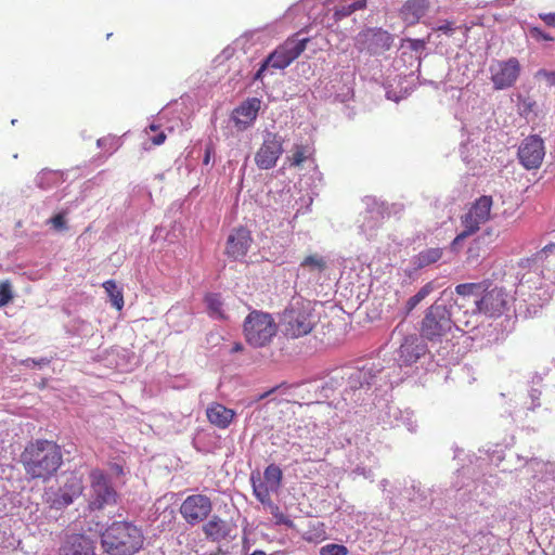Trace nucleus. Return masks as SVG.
I'll return each instance as SVG.
<instances>
[{
  "mask_svg": "<svg viewBox=\"0 0 555 555\" xmlns=\"http://www.w3.org/2000/svg\"><path fill=\"white\" fill-rule=\"evenodd\" d=\"M481 237L474 240L466 250V259L469 262H476L481 256Z\"/></svg>",
  "mask_w": 555,
  "mask_h": 555,
  "instance_id": "nucleus-36",
  "label": "nucleus"
},
{
  "mask_svg": "<svg viewBox=\"0 0 555 555\" xmlns=\"http://www.w3.org/2000/svg\"><path fill=\"white\" fill-rule=\"evenodd\" d=\"M442 255H443L442 248L429 247V248H426V249L420 251L414 257L413 263L417 269H422V268H425V267H428L430 264L438 262L442 258Z\"/></svg>",
  "mask_w": 555,
  "mask_h": 555,
  "instance_id": "nucleus-24",
  "label": "nucleus"
},
{
  "mask_svg": "<svg viewBox=\"0 0 555 555\" xmlns=\"http://www.w3.org/2000/svg\"><path fill=\"white\" fill-rule=\"evenodd\" d=\"M41 362H44V359H41V361H37V364H41Z\"/></svg>",
  "mask_w": 555,
  "mask_h": 555,
  "instance_id": "nucleus-59",
  "label": "nucleus"
},
{
  "mask_svg": "<svg viewBox=\"0 0 555 555\" xmlns=\"http://www.w3.org/2000/svg\"><path fill=\"white\" fill-rule=\"evenodd\" d=\"M205 301L207 304L209 313L211 317L223 319L224 314L222 311V301L220 299V296L218 294H208L205 298Z\"/></svg>",
  "mask_w": 555,
  "mask_h": 555,
  "instance_id": "nucleus-33",
  "label": "nucleus"
},
{
  "mask_svg": "<svg viewBox=\"0 0 555 555\" xmlns=\"http://www.w3.org/2000/svg\"><path fill=\"white\" fill-rule=\"evenodd\" d=\"M302 539L309 543H320L326 539L324 522L319 520L310 521L308 529L302 533Z\"/></svg>",
  "mask_w": 555,
  "mask_h": 555,
  "instance_id": "nucleus-26",
  "label": "nucleus"
},
{
  "mask_svg": "<svg viewBox=\"0 0 555 555\" xmlns=\"http://www.w3.org/2000/svg\"><path fill=\"white\" fill-rule=\"evenodd\" d=\"M491 233H492V231H491V230H486V231L483 232V235H491Z\"/></svg>",
  "mask_w": 555,
  "mask_h": 555,
  "instance_id": "nucleus-56",
  "label": "nucleus"
},
{
  "mask_svg": "<svg viewBox=\"0 0 555 555\" xmlns=\"http://www.w3.org/2000/svg\"><path fill=\"white\" fill-rule=\"evenodd\" d=\"M249 555H266V553L263 551L257 550Z\"/></svg>",
  "mask_w": 555,
  "mask_h": 555,
  "instance_id": "nucleus-53",
  "label": "nucleus"
},
{
  "mask_svg": "<svg viewBox=\"0 0 555 555\" xmlns=\"http://www.w3.org/2000/svg\"><path fill=\"white\" fill-rule=\"evenodd\" d=\"M300 266L309 271L322 272L326 269V261L322 256L309 255L301 261Z\"/></svg>",
  "mask_w": 555,
  "mask_h": 555,
  "instance_id": "nucleus-34",
  "label": "nucleus"
},
{
  "mask_svg": "<svg viewBox=\"0 0 555 555\" xmlns=\"http://www.w3.org/2000/svg\"><path fill=\"white\" fill-rule=\"evenodd\" d=\"M313 155V150L309 145L295 144L293 153L287 157V163L291 167H300L302 163L310 159Z\"/></svg>",
  "mask_w": 555,
  "mask_h": 555,
  "instance_id": "nucleus-27",
  "label": "nucleus"
},
{
  "mask_svg": "<svg viewBox=\"0 0 555 555\" xmlns=\"http://www.w3.org/2000/svg\"><path fill=\"white\" fill-rule=\"evenodd\" d=\"M348 548L343 544L330 543L320 548V555H348Z\"/></svg>",
  "mask_w": 555,
  "mask_h": 555,
  "instance_id": "nucleus-37",
  "label": "nucleus"
},
{
  "mask_svg": "<svg viewBox=\"0 0 555 555\" xmlns=\"http://www.w3.org/2000/svg\"><path fill=\"white\" fill-rule=\"evenodd\" d=\"M427 352V346L416 336H408L399 348V360L411 365Z\"/></svg>",
  "mask_w": 555,
  "mask_h": 555,
  "instance_id": "nucleus-19",
  "label": "nucleus"
},
{
  "mask_svg": "<svg viewBox=\"0 0 555 555\" xmlns=\"http://www.w3.org/2000/svg\"><path fill=\"white\" fill-rule=\"evenodd\" d=\"M545 155L543 140L539 135L527 137L518 147V158L526 169H537Z\"/></svg>",
  "mask_w": 555,
  "mask_h": 555,
  "instance_id": "nucleus-15",
  "label": "nucleus"
},
{
  "mask_svg": "<svg viewBox=\"0 0 555 555\" xmlns=\"http://www.w3.org/2000/svg\"><path fill=\"white\" fill-rule=\"evenodd\" d=\"M487 281L478 283H463L455 286V293L460 296H470L481 294Z\"/></svg>",
  "mask_w": 555,
  "mask_h": 555,
  "instance_id": "nucleus-32",
  "label": "nucleus"
},
{
  "mask_svg": "<svg viewBox=\"0 0 555 555\" xmlns=\"http://www.w3.org/2000/svg\"><path fill=\"white\" fill-rule=\"evenodd\" d=\"M83 492L82 477L70 473L62 486L56 490L50 488L46 491V503L54 509H62L70 505Z\"/></svg>",
  "mask_w": 555,
  "mask_h": 555,
  "instance_id": "nucleus-8",
  "label": "nucleus"
},
{
  "mask_svg": "<svg viewBox=\"0 0 555 555\" xmlns=\"http://www.w3.org/2000/svg\"><path fill=\"white\" fill-rule=\"evenodd\" d=\"M151 140L154 145H160L165 142L166 134L164 132H159L158 134L153 137Z\"/></svg>",
  "mask_w": 555,
  "mask_h": 555,
  "instance_id": "nucleus-48",
  "label": "nucleus"
},
{
  "mask_svg": "<svg viewBox=\"0 0 555 555\" xmlns=\"http://www.w3.org/2000/svg\"><path fill=\"white\" fill-rule=\"evenodd\" d=\"M59 555H94L93 541L85 534H69L61 545Z\"/></svg>",
  "mask_w": 555,
  "mask_h": 555,
  "instance_id": "nucleus-17",
  "label": "nucleus"
},
{
  "mask_svg": "<svg viewBox=\"0 0 555 555\" xmlns=\"http://www.w3.org/2000/svg\"><path fill=\"white\" fill-rule=\"evenodd\" d=\"M278 333L273 317L260 310L250 311L243 323V334L246 343L254 348L268 346Z\"/></svg>",
  "mask_w": 555,
  "mask_h": 555,
  "instance_id": "nucleus-3",
  "label": "nucleus"
},
{
  "mask_svg": "<svg viewBox=\"0 0 555 555\" xmlns=\"http://www.w3.org/2000/svg\"><path fill=\"white\" fill-rule=\"evenodd\" d=\"M243 348H244V347H243V345H242L241 343H236V344H234V345H233V347H232V350H231V351H232V352H238V351H242V350H243Z\"/></svg>",
  "mask_w": 555,
  "mask_h": 555,
  "instance_id": "nucleus-51",
  "label": "nucleus"
},
{
  "mask_svg": "<svg viewBox=\"0 0 555 555\" xmlns=\"http://www.w3.org/2000/svg\"><path fill=\"white\" fill-rule=\"evenodd\" d=\"M144 542L142 530L129 521H114L101 534V545L109 555H133Z\"/></svg>",
  "mask_w": 555,
  "mask_h": 555,
  "instance_id": "nucleus-2",
  "label": "nucleus"
},
{
  "mask_svg": "<svg viewBox=\"0 0 555 555\" xmlns=\"http://www.w3.org/2000/svg\"><path fill=\"white\" fill-rule=\"evenodd\" d=\"M309 38L298 39L297 36L287 38L267 56V64L274 69L289 66L306 50Z\"/></svg>",
  "mask_w": 555,
  "mask_h": 555,
  "instance_id": "nucleus-9",
  "label": "nucleus"
},
{
  "mask_svg": "<svg viewBox=\"0 0 555 555\" xmlns=\"http://www.w3.org/2000/svg\"><path fill=\"white\" fill-rule=\"evenodd\" d=\"M285 335L291 338H299L308 335L314 327L313 315L304 307H292L283 314Z\"/></svg>",
  "mask_w": 555,
  "mask_h": 555,
  "instance_id": "nucleus-10",
  "label": "nucleus"
},
{
  "mask_svg": "<svg viewBox=\"0 0 555 555\" xmlns=\"http://www.w3.org/2000/svg\"><path fill=\"white\" fill-rule=\"evenodd\" d=\"M260 108V101L256 98L248 99L232 113V119L238 129H246L256 119Z\"/></svg>",
  "mask_w": 555,
  "mask_h": 555,
  "instance_id": "nucleus-20",
  "label": "nucleus"
},
{
  "mask_svg": "<svg viewBox=\"0 0 555 555\" xmlns=\"http://www.w3.org/2000/svg\"><path fill=\"white\" fill-rule=\"evenodd\" d=\"M284 140L278 133L268 132L260 147L255 154V163L258 168L268 170L275 167L284 152Z\"/></svg>",
  "mask_w": 555,
  "mask_h": 555,
  "instance_id": "nucleus-14",
  "label": "nucleus"
},
{
  "mask_svg": "<svg viewBox=\"0 0 555 555\" xmlns=\"http://www.w3.org/2000/svg\"><path fill=\"white\" fill-rule=\"evenodd\" d=\"M21 463L26 476L47 482L63 465L61 446L48 439L29 441L21 453Z\"/></svg>",
  "mask_w": 555,
  "mask_h": 555,
  "instance_id": "nucleus-1",
  "label": "nucleus"
},
{
  "mask_svg": "<svg viewBox=\"0 0 555 555\" xmlns=\"http://www.w3.org/2000/svg\"><path fill=\"white\" fill-rule=\"evenodd\" d=\"M116 472H117L118 474H121V473H122V467H121V466H119V465H116Z\"/></svg>",
  "mask_w": 555,
  "mask_h": 555,
  "instance_id": "nucleus-54",
  "label": "nucleus"
},
{
  "mask_svg": "<svg viewBox=\"0 0 555 555\" xmlns=\"http://www.w3.org/2000/svg\"><path fill=\"white\" fill-rule=\"evenodd\" d=\"M268 67H271L270 64H267V59L263 61V63L261 64V66L259 67V69L257 70V73L255 74L254 76V79L255 80H260L262 79L263 77V73L264 70L268 68Z\"/></svg>",
  "mask_w": 555,
  "mask_h": 555,
  "instance_id": "nucleus-47",
  "label": "nucleus"
},
{
  "mask_svg": "<svg viewBox=\"0 0 555 555\" xmlns=\"http://www.w3.org/2000/svg\"><path fill=\"white\" fill-rule=\"evenodd\" d=\"M251 242L253 237L248 229L240 227L233 230L227 240V256L234 260L244 258L248 253Z\"/></svg>",
  "mask_w": 555,
  "mask_h": 555,
  "instance_id": "nucleus-16",
  "label": "nucleus"
},
{
  "mask_svg": "<svg viewBox=\"0 0 555 555\" xmlns=\"http://www.w3.org/2000/svg\"><path fill=\"white\" fill-rule=\"evenodd\" d=\"M372 378L371 370L362 367L353 370L349 377V385L352 389L362 388L364 385H370Z\"/></svg>",
  "mask_w": 555,
  "mask_h": 555,
  "instance_id": "nucleus-30",
  "label": "nucleus"
},
{
  "mask_svg": "<svg viewBox=\"0 0 555 555\" xmlns=\"http://www.w3.org/2000/svg\"><path fill=\"white\" fill-rule=\"evenodd\" d=\"M418 304L416 302V300L414 299V297L412 296L411 298H409V300L406 301V313H410Z\"/></svg>",
  "mask_w": 555,
  "mask_h": 555,
  "instance_id": "nucleus-50",
  "label": "nucleus"
},
{
  "mask_svg": "<svg viewBox=\"0 0 555 555\" xmlns=\"http://www.w3.org/2000/svg\"><path fill=\"white\" fill-rule=\"evenodd\" d=\"M253 490L255 496L263 504V505H270V503H273L270 496V493L273 492L270 486L259 482V483H253Z\"/></svg>",
  "mask_w": 555,
  "mask_h": 555,
  "instance_id": "nucleus-35",
  "label": "nucleus"
},
{
  "mask_svg": "<svg viewBox=\"0 0 555 555\" xmlns=\"http://www.w3.org/2000/svg\"><path fill=\"white\" fill-rule=\"evenodd\" d=\"M275 389H276V388H272V389H270L269 391H267V392H264V393L260 395V396H259V400L264 399V398H266V397H268L269 395L273 393V392L275 391Z\"/></svg>",
  "mask_w": 555,
  "mask_h": 555,
  "instance_id": "nucleus-52",
  "label": "nucleus"
},
{
  "mask_svg": "<svg viewBox=\"0 0 555 555\" xmlns=\"http://www.w3.org/2000/svg\"><path fill=\"white\" fill-rule=\"evenodd\" d=\"M89 482L88 508L91 512L102 511L106 506L117 503L118 494L111 485L108 476L102 469H91L89 473Z\"/></svg>",
  "mask_w": 555,
  "mask_h": 555,
  "instance_id": "nucleus-4",
  "label": "nucleus"
},
{
  "mask_svg": "<svg viewBox=\"0 0 555 555\" xmlns=\"http://www.w3.org/2000/svg\"><path fill=\"white\" fill-rule=\"evenodd\" d=\"M538 76H543L548 85L555 86V72H547L545 69H541L538 72Z\"/></svg>",
  "mask_w": 555,
  "mask_h": 555,
  "instance_id": "nucleus-44",
  "label": "nucleus"
},
{
  "mask_svg": "<svg viewBox=\"0 0 555 555\" xmlns=\"http://www.w3.org/2000/svg\"><path fill=\"white\" fill-rule=\"evenodd\" d=\"M356 40L359 51H367L374 55L389 50L393 42L391 34L378 27L366 28L360 31Z\"/></svg>",
  "mask_w": 555,
  "mask_h": 555,
  "instance_id": "nucleus-12",
  "label": "nucleus"
},
{
  "mask_svg": "<svg viewBox=\"0 0 555 555\" xmlns=\"http://www.w3.org/2000/svg\"><path fill=\"white\" fill-rule=\"evenodd\" d=\"M235 415L234 410L218 402L210 403L206 409L208 422L220 429L228 428L232 424Z\"/></svg>",
  "mask_w": 555,
  "mask_h": 555,
  "instance_id": "nucleus-21",
  "label": "nucleus"
},
{
  "mask_svg": "<svg viewBox=\"0 0 555 555\" xmlns=\"http://www.w3.org/2000/svg\"><path fill=\"white\" fill-rule=\"evenodd\" d=\"M435 286L433 282L426 283L421 289L413 296L417 304L424 300L431 292H434Z\"/></svg>",
  "mask_w": 555,
  "mask_h": 555,
  "instance_id": "nucleus-42",
  "label": "nucleus"
},
{
  "mask_svg": "<svg viewBox=\"0 0 555 555\" xmlns=\"http://www.w3.org/2000/svg\"><path fill=\"white\" fill-rule=\"evenodd\" d=\"M268 508L273 517L275 526H285L286 528L295 529V522L293 519L287 514L283 513L275 503H270Z\"/></svg>",
  "mask_w": 555,
  "mask_h": 555,
  "instance_id": "nucleus-31",
  "label": "nucleus"
},
{
  "mask_svg": "<svg viewBox=\"0 0 555 555\" xmlns=\"http://www.w3.org/2000/svg\"><path fill=\"white\" fill-rule=\"evenodd\" d=\"M48 223H50L55 230L63 231L67 229L65 214L59 212L54 215L52 218L48 220Z\"/></svg>",
  "mask_w": 555,
  "mask_h": 555,
  "instance_id": "nucleus-41",
  "label": "nucleus"
},
{
  "mask_svg": "<svg viewBox=\"0 0 555 555\" xmlns=\"http://www.w3.org/2000/svg\"><path fill=\"white\" fill-rule=\"evenodd\" d=\"M13 299L10 281L0 282V308L8 305Z\"/></svg>",
  "mask_w": 555,
  "mask_h": 555,
  "instance_id": "nucleus-38",
  "label": "nucleus"
},
{
  "mask_svg": "<svg viewBox=\"0 0 555 555\" xmlns=\"http://www.w3.org/2000/svg\"><path fill=\"white\" fill-rule=\"evenodd\" d=\"M521 73L518 59L512 56L504 61H495L490 66L491 81L495 90H504L513 87Z\"/></svg>",
  "mask_w": 555,
  "mask_h": 555,
  "instance_id": "nucleus-11",
  "label": "nucleus"
},
{
  "mask_svg": "<svg viewBox=\"0 0 555 555\" xmlns=\"http://www.w3.org/2000/svg\"><path fill=\"white\" fill-rule=\"evenodd\" d=\"M150 128H151V130H153V131H156V130L158 129V127H157V126H155V125H151V126H150Z\"/></svg>",
  "mask_w": 555,
  "mask_h": 555,
  "instance_id": "nucleus-55",
  "label": "nucleus"
},
{
  "mask_svg": "<svg viewBox=\"0 0 555 555\" xmlns=\"http://www.w3.org/2000/svg\"><path fill=\"white\" fill-rule=\"evenodd\" d=\"M436 30L442 31L447 35H452L454 31L453 23L446 21L442 25L438 26Z\"/></svg>",
  "mask_w": 555,
  "mask_h": 555,
  "instance_id": "nucleus-45",
  "label": "nucleus"
},
{
  "mask_svg": "<svg viewBox=\"0 0 555 555\" xmlns=\"http://www.w3.org/2000/svg\"><path fill=\"white\" fill-rule=\"evenodd\" d=\"M103 288L108 295L113 307L120 311L124 307V294L114 280H107L103 283Z\"/></svg>",
  "mask_w": 555,
  "mask_h": 555,
  "instance_id": "nucleus-28",
  "label": "nucleus"
},
{
  "mask_svg": "<svg viewBox=\"0 0 555 555\" xmlns=\"http://www.w3.org/2000/svg\"><path fill=\"white\" fill-rule=\"evenodd\" d=\"M214 154V147L212 145H208L206 146V150H205V156H204V159H203V163L205 165H208L209 162H210V158H211V155Z\"/></svg>",
  "mask_w": 555,
  "mask_h": 555,
  "instance_id": "nucleus-49",
  "label": "nucleus"
},
{
  "mask_svg": "<svg viewBox=\"0 0 555 555\" xmlns=\"http://www.w3.org/2000/svg\"><path fill=\"white\" fill-rule=\"evenodd\" d=\"M529 34L531 38H533L537 41H553L554 37L550 34L545 33L542 28L533 26L530 27Z\"/></svg>",
  "mask_w": 555,
  "mask_h": 555,
  "instance_id": "nucleus-40",
  "label": "nucleus"
},
{
  "mask_svg": "<svg viewBox=\"0 0 555 555\" xmlns=\"http://www.w3.org/2000/svg\"><path fill=\"white\" fill-rule=\"evenodd\" d=\"M41 362H44V359H41V361H37V364H41Z\"/></svg>",
  "mask_w": 555,
  "mask_h": 555,
  "instance_id": "nucleus-57",
  "label": "nucleus"
},
{
  "mask_svg": "<svg viewBox=\"0 0 555 555\" xmlns=\"http://www.w3.org/2000/svg\"><path fill=\"white\" fill-rule=\"evenodd\" d=\"M212 511V502L205 494H191L180 506V514L186 524L198 525L206 520Z\"/></svg>",
  "mask_w": 555,
  "mask_h": 555,
  "instance_id": "nucleus-13",
  "label": "nucleus"
},
{
  "mask_svg": "<svg viewBox=\"0 0 555 555\" xmlns=\"http://www.w3.org/2000/svg\"><path fill=\"white\" fill-rule=\"evenodd\" d=\"M541 20L548 26H555V13L540 14Z\"/></svg>",
  "mask_w": 555,
  "mask_h": 555,
  "instance_id": "nucleus-46",
  "label": "nucleus"
},
{
  "mask_svg": "<svg viewBox=\"0 0 555 555\" xmlns=\"http://www.w3.org/2000/svg\"><path fill=\"white\" fill-rule=\"evenodd\" d=\"M410 47L412 50L417 51L424 49L426 46V40L424 39H408Z\"/></svg>",
  "mask_w": 555,
  "mask_h": 555,
  "instance_id": "nucleus-43",
  "label": "nucleus"
},
{
  "mask_svg": "<svg viewBox=\"0 0 555 555\" xmlns=\"http://www.w3.org/2000/svg\"><path fill=\"white\" fill-rule=\"evenodd\" d=\"M41 362H44V359H41V361H37V364H41Z\"/></svg>",
  "mask_w": 555,
  "mask_h": 555,
  "instance_id": "nucleus-58",
  "label": "nucleus"
},
{
  "mask_svg": "<svg viewBox=\"0 0 555 555\" xmlns=\"http://www.w3.org/2000/svg\"><path fill=\"white\" fill-rule=\"evenodd\" d=\"M493 205L492 197L489 195H482L477 198L467 212L462 216L461 222L464 228L463 232L460 233L453 241V244L459 243L465 237L476 233L481 224H485L490 220L491 208Z\"/></svg>",
  "mask_w": 555,
  "mask_h": 555,
  "instance_id": "nucleus-7",
  "label": "nucleus"
},
{
  "mask_svg": "<svg viewBox=\"0 0 555 555\" xmlns=\"http://www.w3.org/2000/svg\"><path fill=\"white\" fill-rule=\"evenodd\" d=\"M487 282L481 296L475 301V312L487 318L496 319L509 310L512 297L504 287L493 286Z\"/></svg>",
  "mask_w": 555,
  "mask_h": 555,
  "instance_id": "nucleus-5",
  "label": "nucleus"
},
{
  "mask_svg": "<svg viewBox=\"0 0 555 555\" xmlns=\"http://www.w3.org/2000/svg\"><path fill=\"white\" fill-rule=\"evenodd\" d=\"M365 8L366 0H353L351 2L340 3L334 8L333 18L335 22H339L343 18L350 16L353 12Z\"/></svg>",
  "mask_w": 555,
  "mask_h": 555,
  "instance_id": "nucleus-25",
  "label": "nucleus"
},
{
  "mask_svg": "<svg viewBox=\"0 0 555 555\" xmlns=\"http://www.w3.org/2000/svg\"><path fill=\"white\" fill-rule=\"evenodd\" d=\"M282 477H283L282 469L275 464H270L264 469V473H263L264 482L263 483L270 486L272 491H278V489L280 488L281 482H282Z\"/></svg>",
  "mask_w": 555,
  "mask_h": 555,
  "instance_id": "nucleus-29",
  "label": "nucleus"
},
{
  "mask_svg": "<svg viewBox=\"0 0 555 555\" xmlns=\"http://www.w3.org/2000/svg\"><path fill=\"white\" fill-rule=\"evenodd\" d=\"M96 144L99 147L105 149L108 154H112L117 150V139L112 135L100 138Z\"/></svg>",
  "mask_w": 555,
  "mask_h": 555,
  "instance_id": "nucleus-39",
  "label": "nucleus"
},
{
  "mask_svg": "<svg viewBox=\"0 0 555 555\" xmlns=\"http://www.w3.org/2000/svg\"><path fill=\"white\" fill-rule=\"evenodd\" d=\"M451 312L447 306L435 302L426 311L421 324V334L428 340H437L452 328Z\"/></svg>",
  "mask_w": 555,
  "mask_h": 555,
  "instance_id": "nucleus-6",
  "label": "nucleus"
},
{
  "mask_svg": "<svg viewBox=\"0 0 555 555\" xmlns=\"http://www.w3.org/2000/svg\"><path fill=\"white\" fill-rule=\"evenodd\" d=\"M429 8V0H406L399 10V16L408 26H413L426 15Z\"/></svg>",
  "mask_w": 555,
  "mask_h": 555,
  "instance_id": "nucleus-18",
  "label": "nucleus"
},
{
  "mask_svg": "<svg viewBox=\"0 0 555 555\" xmlns=\"http://www.w3.org/2000/svg\"><path fill=\"white\" fill-rule=\"evenodd\" d=\"M534 261L540 262L548 278L555 279V244L550 243L534 254Z\"/></svg>",
  "mask_w": 555,
  "mask_h": 555,
  "instance_id": "nucleus-23",
  "label": "nucleus"
},
{
  "mask_svg": "<svg viewBox=\"0 0 555 555\" xmlns=\"http://www.w3.org/2000/svg\"><path fill=\"white\" fill-rule=\"evenodd\" d=\"M231 525L221 519L219 516L214 515L206 524L203 526V532L206 539L212 542H220L231 537Z\"/></svg>",
  "mask_w": 555,
  "mask_h": 555,
  "instance_id": "nucleus-22",
  "label": "nucleus"
}]
</instances>
